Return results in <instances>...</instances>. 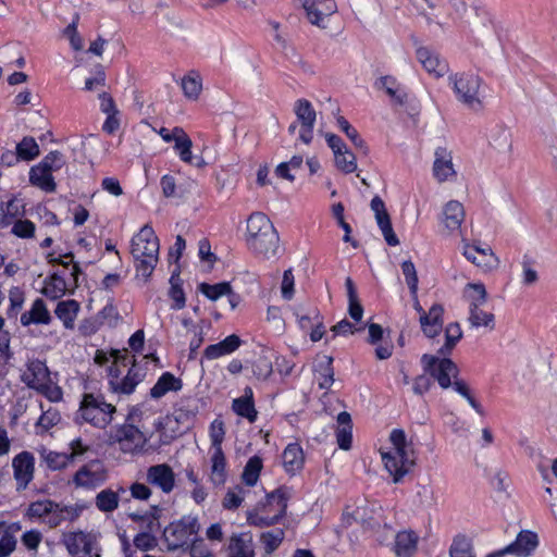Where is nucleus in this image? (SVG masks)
<instances>
[{
    "mask_svg": "<svg viewBox=\"0 0 557 557\" xmlns=\"http://www.w3.org/2000/svg\"><path fill=\"white\" fill-rule=\"evenodd\" d=\"M462 337V331L458 322L449 323L445 327V344L438 349L440 356H448Z\"/></svg>",
    "mask_w": 557,
    "mask_h": 557,
    "instance_id": "43",
    "label": "nucleus"
},
{
    "mask_svg": "<svg viewBox=\"0 0 557 557\" xmlns=\"http://www.w3.org/2000/svg\"><path fill=\"white\" fill-rule=\"evenodd\" d=\"M64 544L73 557H91L92 539L84 532H73L65 536Z\"/></svg>",
    "mask_w": 557,
    "mask_h": 557,
    "instance_id": "24",
    "label": "nucleus"
},
{
    "mask_svg": "<svg viewBox=\"0 0 557 557\" xmlns=\"http://www.w3.org/2000/svg\"><path fill=\"white\" fill-rule=\"evenodd\" d=\"M71 461H73V458L69 454H60V453L50 451L46 456V462H47L48 467L52 470L63 469Z\"/></svg>",
    "mask_w": 557,
    "mask_h": 557,
    "instance_id": "63",
    "label": "nucleus"
},
{
    "mask_svg": "<svg viewBox=\"0 0 557 557\" xmlns=\"http://www.w3.org/2000/svg\"><path fill=\"white\" fill-rule=\"evenodd\" d=\"M463 256L484 272L495 270L499 260L490 247L482 248L463 240Z\"/></svg>",
    "mask_w": 557,
    "mask_h": 557,
    "instance_id": "14",
    "label": "nucleus"
},
{
    "mask_svg": "<svg viewBox=\"0 0 557 557\" xmlns=\"http://www.w3.org/2000/svg\"><path fill=\"white\" fill-rule=\"evenodd\" d=\"M379 86L385 90L389 98L399 106L406 102V94L401 92L399 84L392 76H383L379 81Z\"/></svg>",
    "mask_w": 557,
    "mask_h": 557,
    "instance_id": "47",
    "label": "nucleus"
},
{
    "mask_svg": "<svg viewBox=\"0 0 557 557\" xmlns=\"http://www.w3.org/2000/svg\"><path fill=\"white\" fill-rule=\"evenodd\" d=\"M292 497V488L281 486L265 494L264 499L258 503L249 512L247 521L258 527H269L278 522L286 513L287 502Z\"/></svg>",
    "mask_w": 557,
    "mask_h": 557,
    "instance_id": "5",
    "label": "nucleus"
},
{
    "mask_svg": "<svg viewBox=\"0 0 557 557\" xmlns=\"http://www.w3.org/2000/svg\"><path fill=\"white\" fill-rule=\"evenodd\" d=\"M333 358L323 356L322 360L315 366V373L319 387L322 389L330 388L334 383V369L332 367Z\"/></svg>",
    "mask_w": 557,
    "mask_h": 557,
    "instance_id": "40",
    "label": "nucleus"
},
{
    "mask_svg": "<svg viewBox=\"0 0 557 557\" xmlns=\"http://www.w3.org/2000/svg\"><path fill=\"white\" fill-rule=\"evenodd\" d=\"M113 357L115 362L126 366L128 361H132L133 364L122 380H117V374H115V380H109V389L117 395H131L136 386L144 380L146 373L136 367L135 358L128 356L126 350L125 352L114 350Z\"/></svg>",
    "mask_w": 557,
    "mask_h": 557,
    "instance_id": "9",
    "label": "nucleus"
},
{
    "mask_svg": "<svg viewBox=\"0 0 557 557\" xmlns=\"http://www.w3.org/2000/svg\"><path fill=\"white\" fill-rule=\"evenodd\" d=\"M146 480L149 484L159 487L163 493H171L175 486V474L166 463H159L148 468Z\"/></svg>",
    "mask_w": 557,
    "mask_h": 557,
    "instance_id": "19",
    "label": "nucleus"
},
{
    "mask_svg": "<svg viewBox=\"0 0 557 557\" xmlns=\"http://www.w3.org/2000/svg\"><path fill=\"white\" fill-rule=\"evenodd\" d=\"M198 290L203 294L210 300H218L224 295H228L232 292L231 284L228 282H221L216 284L200 283Z\"/></svg>",
    "mask_w": 557,
    "mask_h": 557,
    "instance_id": "49",
    "label": "nucleus"
},
{
    "mask_svg": "<svg viewBox=\"0 0 557 557\" xmlns=\"http://www.w3.org/2000/svg\"><path fill=\"white\" fill-rule=\"evenodd\" d=\"M443 313L444 308L438 304H434L429 312L422 311L420 324L426 337L434 338L441 333L443 329Z\"/></svg>",
    "mask_w": 557,
    "mask_h": 557,
    "instance_id": "22",
    "label": "nucleus"
},
{
    "mask_svg": "<svg viewBox=\"0 0 557 557\" xmlns=\"http://www.w3.org/2000/svg\"><path fill=\"white\" fill-rule=\"evenodd\" d=\"M338 128L352 141V144L361 149L364 153H368V147L364 140L360 137L359 133L350 123L342 115L336 119Z\"/></svg>",
    "mask_w": 557,
    "mask_h": 557,
    "instance_id": "52",
    "label": "nucleus"
},
{
    "mask_svg": "<svg viewBox=\"0 0 557 557\" xmlns=\"http://www.w3.org/2000/svg\"><path fill=\"white\" fill-rule=\"evenodd\" d=\"M50 322V312L41 298H37L33 302L32 308L21 315V323L23 326H28L30 324H49Z\"/></svg>",
    "mask_w": 557,
    "mask_h": 557,
    "instance_id": "29",
    "label": "nucleus"
},
{
    "mask_svg": "<svg viewBox=\"0 0 557 557\" xmlns=\"http://www.w3.org/2000/svg\"><path fill=\"white\" fill-rule=\"evenodd\" d=\"M199 530L198 519L189 515L171 522L163 531L168 549L174 552L188 545L190 536L198 534Z\"/></svg>",
    "mask_w": 557,
    "mask_h": 557,
    "instance_id": "8",
    "label": "nucleus"
},
{
    "mask_svg": "<svg viewBox=\"0 0 557 557\" xmlns=\"http://www.w3.org/2000/svg\"><path fill=\"white\" fill-rule=\"evenodd\" d=\"M295 114L300 123L299 139L309 145L313 138V127L317 119L315 110L306 99H299L295 103Z\"/></svg>",
    "mask_w": 557,
    "mask_h": 557,
    "instance_id": "13",
    "label": "nucleus"
},
{
    "mask_svg": "<svg viewBox=\"0 0 557 557\" xmlns=\"http://www.w3.org/2000/svg\"><path fill=\"white\" fill-rule=\"evenodd\" d=\"M263 469V460L260 456L255 455L246 462V486H255L259 480L261 470Z\"/></svg>",
    "mask_w": 557,
    "mask_h": 557,
    "instance_id": "54",
    "label": "nucleus"
},
{
    "mask_svg": "<svg viewBox=\"0 0 557 557\" xmlns=\"http://www.w3.org/2000/svg\"><path fill=\"white\" fill-rule=\"evenodd\" d=\"M198 256L203 264L205 273H208L218 261L215 253L211 251L210 242L207 238H202L198 243Z\"/></svg>",
    "mask_w": 557,
    "mask_h": 557,
    "instance_id": "53",
    "label": "nucleus"
},
{
    "mask_svg": "<svg viewBox=\"0 0 557 557\" xmlns=\"http://www.w3.org/2000/svg\"><path fill=\"white\" fill-rule=\"evenodd\" d=\"M225 456L222 448H216L213 450L211 456V472L210 480L214 485H223L226 481V471H225Z\"/></svg>",
    "mask_w": 557,
    "mask_h": 557,
    "instance_id": "39",
    "label": "nucleus"
},
{
    "mask_svg": "<svg viewBox=\"0 0 557 557\" xmlns=\"http://www.w3.org/2000/svg\"><path fill=\"white\" fill-rule=\"evenodd\" d=\"M449 3L453 18L475 39H486L492 35V22L478 5L466 0H450Z\"/></svg>",
    "mask_w": 557,
    "mask_h": 557,
    "instance_id": "4",
    "label": "nucleus"
},
{
    "mask_svg": "<svg viewBox=\"0 0 557 557\" xmlns=\"http://www.w3.org/2000/svg\"><path fill=\"white\" fill-rule=\"evenodd\" d=\"M433 175L438 182H446L456 175L451 152L445 147L435 150Z\"/></svg>",
    "mask_w": 557,
    "mask_h": 557,
    "instance_id": "23",
    "label": "nucleus"
},
{
    "mask_svg": "<svg viewBox=\"0 0 557 557\" xmlns=\"http://www.w3.org/2000/svg\"><path fill=\"white\" fill-rule=\"evenodd\" d=\"M487 137L490 146L498 153H509L511 151V134L507 127L496 125L490 129Z\"/></svg>",
    "mask_w": 557,
    "mask_h": 557,
    "instance_id": "32",
    "label": "nucleus"
},
{
    "mask_svg": "<svg viewBox=\"0 0 557 557\" xmlns=\"http://www.w3.org/2000/svg\"><path fill=\"white\" fill-rule=\"evenodd\" d=\"M401 271L405 275L406 283L409 287L412 298H416L419 280L414 264L410 260H406L401 263Z\"/></svg>",
    "mask_w": 557,
    "mask_h": 557,
    "instance_id": "56",
    "label": "nucleus"
},
{
    "mask_svg": "<svg viewBox=\"0 0 557 557\" xmlns=\"http://www.w3.org/2000/svg\"><path fill=\"white\" fill-rule=\"evenodd\" d=\"M100 462L94 460L84 465L74 475L73 483L77 487H96L103 481V475L99 471Z\"/></svg>",
    "mask_w": 557,
    "mask_h": 557,
    "instance_id": "25",
    "label": "nucleus"
},
{
    "mask_svg": "<svg viewBox=\"0 0 557 557\" xmlns=\"http://www.w3.org/2000/svg\"><path fill=\"white\" fill-rule=\"evenodd\" d=\"M60 421V412L57 409L49 407L47 410L42 411L41 416L36 422V426L41 428L42 431H48L54 425H57Z\"/></svg>",
    "mask_w": 557,
    "mask_h": 557,
    "instance_id": "58",
    "label": "nucleus"
},
{
    "mask_svg": "<svg viewBox=\"0 0 557 557\" xmlns=\"http://www.w3.org/2000/svg\"><path fill=\"white\" fill-rule=\"evenodd\" d=\"M284 539V531L282 529H277L271 532H265L261 534V541L264 545V550L267 553H272L275 550Z\"/></svg>",
    "mask_w": 557,
    "mask_h": 557,
    "instance_id": "60",
    "label": "nucleus"
},
{
    "mask_svg": "<svg viewBox=\"0 0 557 557\" xmlns=\"http://www.w3.org/2000/svg\"><path fill=\"white\" fill-rule=\"evenodd\" d=\"M381 457L385 469L393 476L394 483H399L414 466L413 453L388 450L381 451Z\"/></svg>",
    "mask_w": 557,
    "mask_h": 557,
    "instance_id": "10",
    "label": "nucleus"
},
{
    "mask_svg": "<svg viewBox=\"0 0 557 557\" xmlns=\"http://www.w3.org/2000/svg\"><path fill=\"white\" fill-rule=\"evenodd\" d=\"M389 441L393 445L391 450H398L400 453H413L406 441V434L400 429H395L389 435Z\"/></svg>",
    "mask_w": 557,
    "mask_h": 557,
    "instance_id": "62",
    "label": "nucleus"
},
{
    "mask_svg": "<svg viewBox=\"0 0 557 557\" xmlns=\"http://www.w3.org/2000/svg\"><path fill=\"white\" fill-rule=\"evenodd\" d=\"M454 92L462 104L471 110L479 111L483 108V103L479 96L481 87V78L473 73H457L449 77Z\"/></svg>",
    "mask_w": 557,
    "mask_h": 557,
    "instance_id": "7",
    "label": "nucleus"
},
{
    "mask_svg": "<svg viewBox=\"0 0 557 557\" xmlns=\"http://www.w3.org/2000/svg\"><path fill=\"white\" fill-rule=\"evenodd\" d=\"M81 511L78 507L53 502V508H51V512L47 515L45 523L48 524L49 528H57L65 520L73 521L77 519Z\"/></svg>",
    "mask_w": 557,
    "mask_h": 557,
    "instance_id": "27",
    "label": "nucleus"
},
{
    "mask_svg": "<svg viewBox=\"0 0 557 557\" xmlns=\"http://www.w3.org/2000/svg\"><path fill=\"white\" fill-rule=\"evenodd\" d=\"M183 387V382L171 372H164L158 379L157 383L150 389V396L153 399L163 397L169 392H178Z\"/></svg>",
    "mask_w": 557,
    "mask_h": 557,
    "instance_id": "33",
    "label": "nucleus"
},
{
    "mask_svg": "<svg viewBox=\"0 0 557 557\" xmlns=\"http://www.w3.org/2000/svg\"><path fill=\"white\" fill-rule=\"evenodd\" d=\"M13 475L16 490L24 491L34 479L35 457L29 451L17 454L12 460Z\"/></svg>",
    "mask_w": 557,
    "mask_h": 557,
    "instance_id": "12",
    "label": "nucleus"
},
{
    "mask_svg": "<svg viewBox=\"0 0 557 557\" xmlns=\"http://www.w3.org/2000/svg\"><path fill=\"white\" fill-rule=\"evenodd\" d=\"M240 345H242L240 337L236 334H232L216 344L207 346V348L203 351V355L209 360L218 359L222 356L232 354Z\"/></svg>",
    "mask_w": 557,
    "mask_h": 557,
    "instance_id": "30",
    "label": "nucleus"
},
{
    "mask_svg": "<svg viewBox=\"0 0 557 557\" xmlns=\"http://www.w3.org/2000/svg\"><path fill=\"white\" fill-rule=\"evenodd\" d=\"M111 442L119 443L123 451H133L141 448L145 443L143 432L133 424L119 426L110 436Z\"/></svg>",
    "mask_w": 557,
    "mask_h": 557,
    "instance_id": "15",
    "label": "nucleus"
},
{
    "mask_svg": "<svg viewBox=\"0 0 557 557\" xmlns=\"http://www.w3.org/2000/svg\"><path fill=\"white\" fill-rule=\"evenodd\" d=\"M116 411L115 406L104 400L102 395H94L86 393L79 404V408L75 414L77 424L89 423L98 429H106L113 419Z\"/></svg>",
    "mask_w": 557,
    "mask_h": 557,
    "instance_id": "6",
    "label": "nucleus"
},
{
    "mask_svg": "<svg viewBox=\"0 0 557 557\" xmlns=\"http://www.w3.org/2000/svg\"><path fill=\"white\" fill-rule=\"evenodd\" d=\"M334 160L336 168L346 174L357 170L356 157L348 148L334 156Z\"/></svg>",
    "mask_w": 557,
    "mask_h": 557,
    "instance_id": "55",
    "label": "nucleus"
},
{
    "mask_svg": "<svg viewBox=\"0 0 557 557\" xmlns=\"http://www.w3.org/2000/svg\"><path fill=\"white\" fill-rule=\"evenodd\" d=\"M246 247L262 260H270L277 256L278 233L265 214L255 212L246 221Z\"/></svg>",
    "mask_w": 557,
    "mask_h": 557,
    "instance_id": "2",
    "label": "nucleus"
},
{
    "mask_svg": "<svg viewBox=\"0 0 557 557\" xmlns=\"http://www.w3.org/2000/svg\"><path fill=\"white\" fill-rule=\"evenodd\" d=\"M483 306H474L469 309L468 322L471 327H486L488 330L495 329V315L492 312L483 310Z\"/></svg>",
    "mask_w": 557,
    "mask_h": 557,
    "instance_id": "37",
    "label": "nucleus"
},
{
    "mask_svg": "<svg viewBox=\"0 0 557 557\" xmlns=\"http://www.w3.org/2000/svg\"><path fill=\"white\" fill-rule=\"evenodd\" d=\"M465 220V209L457 200L448 201L443 209V223L449 231H456Z\"/></svg>",
    "mask_w": 557,
    "mask_h": 557,
    "instance_id": "34",
    "label": "nucleus"
},
{
    "mask_svg": "<svg viewBox=\"0 0 557 557\" xmlns=\"http://www.w3.org/2000/svg\"><path fill=\"white\" fill-rule=\"evenodd\" d=\"M352 518L366 529H375L381 525V508L370 504L358 506L352 510Z\"/></svg>",
    "mask_w": 557,
    "mask_h": 557,
    "instance_id": "28",
    "label": "nucleus"
},
{
    "mask_svg": "<svg viewBox=\"0 0 557 557\" xmlns=\"http://www.w3.org/2000/svg\"><path fill=\"white\" fill-rule=\"evenodd\" d=\"M423 370L433 380H435L443 389L453 387L459 395L465 397L469 405L481 416H485V410L470 393L468 384L458 379L459 369L457 364L446 356L437 357L424 354L421 357Z\"/></svg>",
    "mask_w": 557,
    "mask_h": 557,
    "instance_id": "1",
    "label": "nucleus"
},
{
    "mask_svg": "<svg viewBox=\"0 0 557 557\" xmlns=\"http://www.w3.org/2000/svg\"><path fill=\"white\" fill-rule=\"evenodd\" d=\"M282 458L285 471L292 475L300 471L304 467L305 455L302 448L297 443L287 445L283 451Z\"/></svg>",
    "mask_w": 557,
    "mask_h": 557,
    "instance_id": "31",
    "label": "nucleus"
},
{
    "mask_svg": "<svg viewBox=\"0 0 557 557\" xmlns=\"http://www.w3.org/2000/svg\"><path fill=\"white\" fill-rule=\"evenodd\" d=\"M310 24L325 29L327 18L337 12L334 0H299Z\"/></svg>",
    "mask_w": 557,
    "mask_h": 557,
    "instance_id": "11",
    "label": "nucleus"
},
{
    "mask_svg": "<svg viewBox=\"0 0 557 557\" xmlns=\"http://www.w3.org/2000/svg\"><path fill=\"white\" fill-rule=\"evenodd\" d=\"M182 89L184 95L191 100H196L202 89V79L198 72L190 71L182 78Z\"/></svg>",
    "mask_w": 557,
    "mask_h": 557,
    "instance_id": "44",
    "label": "nucleus"
},
{
    "mask_svg": "<svg viewBox=\"0 0 557 557\" xmlns=\"http://www.w3.org/2000/svg\"><path fill=\"white\" fill-rule=\"evenodd\" d=\"M29 182L33 186H36L46 193H54L57 189V184L52 173L39 163L30 169Z\"/></svg>",
    "mask_w": 557,
    "mask_h": 557,
    "instance_id": "35",
    "label": "nucleus"
},
{
    "mask_svg": "<svg viewBox=\"0 0 557 557\" xmlns=\"http://www.w3.org/2000/svg\"><path fill=\"white\" fill-rule=\"evenodd\" d=\"M51 508H53V500H36L28 505L25 517L30 520L40 519L42 522H45L47 515L51 512Z\"/></svg>",
    "mask_w": 557,
    "mask_h": 557,
    "instance_id": "50",
    "label": "nucleus"
},
{
    "mask_svg": "<svg viewBox=\"0 0 557 557\" xmlns=\"http://www.w3.org/2000/svg\"><path fill=\"white\" fill-rule=\"evenodd\" d=\"M487 292L483 283H468L463 287L462 298L468 308L484 306L487 302Z\"/></svg>",
    "mask_w": 557,
    "mask_h": 557,
    "instance_id": "36",
    "label": "nucleus"
},
{
    "mask_svg": "<svg viewBox=\"0 0 557 557\" xmlns=\"http://www.w3.org/2000/svg\"><path fill=\"white\" fill-rule=\"evenodd\" d=\"M228 557H244V533L233 534L227 546Z\"/></svg>",
    "mask_w": 557,
    "mask_h": 557,
    "instance_id": "64",
    "label": "nucleus"
},
{
    "mask_svg": "<svg viewBox=\"0 0 557 557\" xmlns=\"http://www.w3.org/2000/svg\"><path fill=\"white\" fill-rule=\"evenodd\" d=\"M78 310L79 304L76 300L70 299L60 301L57 305L54 313L66 329H73Z\"/></svg>",
    "mask_w": 557,
    "mask_h": 557,
    "instance_id": "38",
    "label": "nucleus"
},
{
    "mask_svg": "<svg viewBox=\"0 0 557 557\" xmlns=\"http://www.w3.org/2000/svg\"><path fill=\"white\" fill-rule=\"evenodd\" d=\"M50 379L46 362L39 359L28 361L26 371L21 375L22 382L33 389H37L40 384L47 383Z\"/></svg>",
    "mask_w": 557,
    "mask_h": 557,
    "instance_id": "21",
    "label": "nucleus"
},
{
    "mask_svg": "<svg viewBox=\"0 0 557 557\" xmlns=\"http://www.w3.org/2000/svg\"><path fill=\"white\" fill-rule=\"evenodd\" d=\"M419 536L412 530H404L396 534L394 553L397 557H412L418 548Z\"/></svg>",
    "mask_w": 557,
    "mask_h": 557,
    "instance_id": "26",
    "label": "nucleus"
},
{
    "mask_svg": "<svg viewBox=\"0 0 557 557\" xmlns=\"http://www.w3.org/2000/svg\"><path fill=\"white\" fill-rule=\"evenodd\" d=\"M170 284L171 288L169 292V295L171 299L173 300V304L171 306L174 310L183 309L186 305V297L185 293L182 287V280L180 277V269L177 268L175 271H173L171 277H170Z\"/></svg>",
    "mask_w": 557,
    "mask_h": 557,
    "instance_id": "42",
    "label": "nucleus"
},
{
    "mask_svg": "<svg viewBox=\"0 0 557 557\" xmlns=\"http://www.w3.org/2000/svg\"><path fill=\"white\" fill-rule=\"evenodd\" d=\"M97 320L99 324H107L110 327H114L117 325L120 314L112 301H109L103 307V309L98 313Z\"/></svg>",
    "mask_w": 557,
    "mask_h": 557,
    "instance_id": "57",
    "label": "nucleus"
},
{
    "mask_svg": "<svg viewBox=\"0 0 557 557\" xmlns=\"http://www.w3.org/2000/svg\"><path fill=\"white\" fill-rule=\"evenodd\" d=\"M416 55L423 69L434 77H443L448 72V63L435 50L429 47H419Z\"/></svg>",
    "mask_w": 557,
    "mask_h": 557,
    "instance_id": "17",
    "label": "nucleus"
},
{
    "mask_svg": "<svg viewBox=\"0 0 557 557\" xmlns=\"http://www.w3.org/2000/svg\"><path fill=\"white\" fill-rule=\"evenodd\" d=\"M16 152L21 160L30 161L39 156L40 150L36 140L26 136L16 145Z\"/></svg>",
    "mask_w": 557,
    "mask_h": 557,
    "instance_id": "51",
    "label": "nucleus"
},
{
    "mask_svg": "<svg viewBox=\"0 0 557 557\" xmlns=\"http://www.w3.org/2000/svg\"><path fill=\"white\" fill-rule=\"evenodd\" d=\"M249 362L257 379H267L273 371L272 359L274 352L262 345H256L251 350Z\"/></svg>",
    "mask_w": 557,
    "mask_h": 557,
    "instance_id": "18",
    "label": "nucleus"
},
{
    "mask_svg": "<svg viewBox=\"0 0 557 557\" xmlns=\"http://www.w3.org/2000/svg\"><path fill=\"white\" fill-rule=\"evenodd\" d=\"M119 495L111 488L99 492L95 498V505L101 512H112L119 507Z\"/></svg>",
    "mask_w": 557,
    "mask_h": 557,
    "instance_id": "46",
    "label": "nucleus"
},
{
    "mask_svg": "<svg viewBox=\"0 0 557 557\" xmlns=\"http://www.w3.org/2000/svg\"><path fill=\"white\" fill-rule=\"evenodd\" d=\"M159 239L151 226L145 225L132 238L131 253L134 258L136 275L145 282L151 276L159 260Z\"/></svg>",
    "mask_w": 557,
    "mask_h": 557,
    "instance_id": "3",
    "label": "nucleus"
},
{
    "mask_svg": "<svg viewBox=\"0 0 557 557\" xmlns=\"http://www.w3.org/2000/svg\"><path fill=\"white\" fill-rule=\"evenodd\" d=\"M40 165H42L46 170L49 172L59 171L63 168L65 164L64 156L58 151H50L40 162Z\"/></svg>",
    "mask_w": 557,
    "mask_h": 557,
    "instance_id": "61",
    "label": "nucleus"
},
{
    "mask_svg": "<svg viewBox=\"0 0 557 557\" xmlns=\"http://www.w3.org/2000/svg\"><path fill=\"white\" fill-rule=\"evenodd\" d=\"M371 209L375 214L376 223L382 231L384 239L389 246H397L399 239L394 233L391 216L385 208V203L380 196H374L371 200Z\"/></svg>",
    "mask_w": 557,
    "mask_h": 557,
    "instance_id": "16",
    "label": "nucleus"
},
{
    "mask_svg": "<svg viewBox=\"0 0 557 557\" xmlns=\"http://www.w3.org/2000/svg\"><path fill=\"white\" fill-rule=\"evenodd\" d=\"M450 557H475L470 539L466 535H457L449 548Z\"/></svg>",
    "mask_w": 557,
    "mask_h": 557,
    "instance_id": "48",
    "label": "nucleus"
},
{
    "mask_svg": "<svg viewBox=\"0 0 557 557\" xmlns=\"http://www.w3.org/2000/svg\"><path fill=\"white\" fill-rule=\"evenodd\" d=\"M66 292V282L63 276L54 272L45 280V286L41 293L52 299L57 300L61 298Z\"/></svg>",
    "mask_w": 557,
    "mask_h": 557,
    "instance_id": "41",
    "label": "nucleus"
},
{
    "mask_svg": "<svg viewBox=\"0 0 557 557\" xmlns=\"http://www.w3.org/2000/svg\"><path fill=\"white\" fill-rule=\"evenodd\" d=\"M193 141L189 137H184L183 140L174 145V149L177 151L183 162L189 163L197 168H202L206 162L202 157H195L191 153Z\"/></svg>",
    "mask_w": 557,
    "mask_h": 557,
    "instance_id": "45",
    "label": "nucleus"
},
{
    "mask_svg": "<svg viewBox=\"0 0 557 557\" xmlns=\"http://www.w3.org/2000/svg\"><path fill=\"white\" fill-rule=\"evenodd\" d=\"M539 546V536L530 530H522L516 540L505 547V552L517 557L531 556Z\"/></svg>",
    "mask_w": 557,
    "mask_h": 557,
    "instance_id": "20",
    "label": "nucleus"
},
{
    "mask_svg": "<svg viewBox=\"0 0 557 557\" xmlns=\"http://www.w3.org/2000/svg\"><path fill=\"white\" fill-rule=\"evenodd\" d=\"M36 226L30 220H17L14 222L11 233L23 239L33 238L35 236Z\"/></svg>",
    "mask_w": 557,
    "mask_h": 557,
    "instance_id": "59",
    "label": "nucleus"
}]
</instances>
